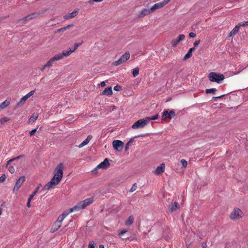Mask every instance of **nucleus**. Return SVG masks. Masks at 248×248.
<instances>
[{"label": "nucleus", "instance_id": "1", "mask_svg": "<svg viewBox=\"0 0 248 248\" xmlns=\"http://www.w3.org/2000/svg\"><path fill=\"white\" fill-rule=\"evenodd\" d=\"M209 80L212 82L220 83L225 78V76L220 73L212 72L208 75Z\"/></svg>", "mask_w": 248, "mask_h": 248}, {"label": "nucleus", "instance_id": "2", "mask_svg": "<svg viewBox=\"0 0 248 248\" xmlns=\"http://www.w3.org/2000/svg\"><path fill=\"white\" fill-rule=\"evenodd\" d=\"M93 201V198H87L83 201L79 202L75 206H76L77 211H78L80 209H84L87 206L92 204Z\"/></svg>", "mask_w": 248, "mask_h": 248}, {"label": "nucleus", "instance_id": "3", "mask_svg": "<svg viewBox=\"0 0 248 248\" xmlns=\"http://www.w3.org/2000/svg\"><path fill=\"white\" fill-rule=\"evenodd\" d=\"M44 13V11H40L38 12L33 13L31 14H30V15L27 16H26L23 17V18L18 20L17 21V23H19V24H22V23H24L26 21L30 20L39 17V16L40 15L43 14Z\"/></svg>", "mask_w": 248, "mask_h": 248}, {"label": "nucleus", "instance_id": "4", "mask_svg": "<svg viewBox=\"0 0 248 248\" xmlns=\"http://www.w3.org/2000/svg\"><path fill=\"white\" fill-rule=\"evenodd\" d=\"M148 124V121L146 118L140 119L135 122L132 125L133 129H138L140 128H143L145 125Z\"/></svg>", "mask_w": 248, "mask_h": 248}, {"label": "nucleus", "instance_id": "5", "mask_svg": "<svg viewBox=\"0 0 248 248\" xmlns=\"http://www.w3.org/2000/svg\"><path fill=\"white\" fill-rule=\"evenodd\" d=\"M63 163H59L55 169L56 172L53 177H56L57 178L61 180L63 177Z\"/></svg>", "mask_w": 248, "mask_h": 248}, {"label": "nucleus", "instance_id": "6", "mask_svg": "<svg viewBox=\"0 0 248 248\" xmlns=\"http://www.w3.org/2000/svg\"><path fill=\"white\" fill-rule=\"evenodd\" d=\"M61 180L57 178L56 177H53L50 181L47 183L43 187V189H50L53 186L58 185Z\"/></svg>", "mask_w": 248, "mask_h": 248}, {"label": "nucleus", "instance_id": "7", "mask_svg": "<svg viewBox=\"0 0 248 248\" xmlns=\"http://www.w3.org/2000/svg\"><path fill=\"white\" fill-rule=\"evenodd\" d=\"M176 115L175 111L173 110H171L169 112L167 109H164L163 112L162 113V119L165 120L167 119H171L172 118L174 117Z\"/></svg>", "mask_w": 248, "mask_h": 248}, {"label": "nucleus", "instance_id": "8", "mask_svg": "<svg viewBox=\"0 0 248 248\" xmlns=\"http://www.w3.org/2000/svg\"><path fill=\"white\" fill-rule=\"evenodd\" d=\"M243 214V213L240 209L235 208L231 214L230 217L232 219H236L242 217Z\"/></svg>", "mask_w": 248, "mask_h": 248}, {"label": "nucleus", "instance_id": "9", "mask_svg": "<svg viewBox=\"0 0 248 248\" xmlns=\"http://www.w3.org/2000/svg\"><path fill=\"white\" fill-rule=\"evenodd\" d=\"M124 142L120 140H114L112 142V146L115 150L121 152L124 147Z\"/></svg>", "mask_w": 248, "mask_h": 248}, {"label": "nucleus", "instance_id": "10", "mask_svg": "<svg viewBox=\"0 0 248 248\" xmlns=\"http://www.w3.org/2000/svg\"><path fill=\"white\" fill-rule=\"evenodd\" d=\"M26 177L22 176L16 181L15 186L13 188L14 192H17L18 191L19 188L22 185L25 181Z\"/></svg>", "mask_w": 248, "mask_h": 248}, {"label": "nucleus", "instance_id": "11", "mask_svg": "<svg viewBox=\"0 0 248 248\" xmlns=\"http://www.w3.org/2000/svg\"><path fill=\"white\" fill-rule=\"evenodd\" d=\"M35 92L34 90L31 91L29 93H28L26 95L24 96L21 98L19 102H18L16 104V107L22 106L25 103L26 101L30 98L31 96H32Z\"/></svg>", "mask_w": 248, "mask_h": 248}, {"label": "nucleus", "instance_id": "12", "mask_svg": "<svg viewBox=\"0 0 248 248\" xmlns=\"http://www.w3.org/2000/svg\"><path fill=\"white\" fill-rule=\"evenodd\" d=\"M170 1V0H164L160 2L156 3L151 7V11L154 12L155 10L160 9L165 6Z\"/></svg>", "mask_w": 248, "mask_h": 248}, {"label": "nucleus", "instance_id": "13", "mask_svg": "<svg viewBox=\"0 0 248 248\" xmlns=\"http://www.w3.org/2000/svg\"><path fill=\"white\" fill-rule=\"evenodd\" d=\"M59 57H57L55 55L53 57L51 58L41 68L42 71H44L46 67H50L52 65V63L54 61L59 60Z\"/></svg>", "mask_w": 248, "mask_h": 248}, {"label": "nucleus", "instance_id": "14", "mask_svg": "<svg viewBox=\"0 0 248 248\" xmlns=\"http://www.w3.org/2000/svg\"><path fill=\"white\" fill-rule=\"evenodd\" d=\"M179 208V204L177 202H174L169 205L168 211L169 213H171L178 209Z\"/></svg>", "mask_w": 248, "mask_h": 248}, {"label": "nucleus", "instance_id": "15", "mask_svg": "<svg viewBox=\"0 0 248 248\" xmlns=\"http://www.w3.org/2000/svg\"><path fill=\"white\" fill-rule=\"evenodd\" d=\"M185 38V35L180 34L177 38H174L171 41V45L173 47L176 46L180 42L183 41Z\"/></svg>", "mask_w": 248, "mask_h": 248}, {"label": "nucleus", "instance_id": "16", "mask_svg": "<svg viewBox=\"0 0 248 248\" xmlns=\"http://www.w3.org/2000/svg\"><path fill=\"white\" fill-rule=\"evenodd\" d=\"M110 166L109 159L107 158H105L104 161L101 162L95 168V169H107Z\"/></svg>", "mask_w": 248, "mask_h": 248}, {"label": "nucleus", "instance_id": "17", "mask_svg": "<svg viewBox=\"0 0 248 248\" xmlns=\"http://www.w3.org/2000/svg\"><path fill=\"white\" fill-rule=\"evenodd\" d=\"M119 236L124 240H130V232L126 230H123L119 233Z\"/></svg>", "mask_w": 248, "mask_h": 248}, {"label": "nucleus", "instance_id": "18", "mask_svg": "<svg viewBox=\"0 0 248 248\" xmlns=\"http://www.w3.org/2000/svg\"><path fill=\"white\" fill-rule=\"evenodd\" d=\"M62 226V222H60L59 220H57L54 222V223L53 224L51 230L50 232H56L57 230H58L60 227Z\"/></svg>", "mask_w": 248, "mask_h": 248}, {"label": "nucleus", "instance_id": "19", "mask_svg": "<svg viewBox=\"0 0 248 248\" xmlns=\"http://www.w3.org/2000/svg\"><path fill=\"white\" fill-rule=\"evenodd\" d=\"M78 9L74 10L72 13H68L63 16L65 20L75 17L78 13Z\"/></svg>", "mask_w": 248, "mask_h": 248}, {"label": "nucleus", "instance_id": "20", "mask_svg": "<svg viewBox=\"0 0 248 248\" xmlns=\"http://www.w3.org/2000/svg\"><path fill=\"white\" fill-rule=\"evenodd\" d=\"M153 12V11H151V8L150 9L144 8L139 14L138 17H142L149 15L150 13Z\"/></svg>", "mask_w": 248, "mask_h": 248}, {"label": "nucleus", "instance_id": "21", "mask_svg": "<svg viewBox=\"0 0 248 248\" xmlns=\"http://www.w3.org/2000/svg\"><path fill=\"white\" fill-rule=\"evenodd\" d=\"M165 166L164 163H162L159 166H158L155 170L154 173L159 175L162 173L164 171Z\"/></svg>", "mask_w": 248, "mask_h": 248}, {"label": "nucleus", "instance_id": "22", "mask_svg": "<svg viewBox=\"0 0 248 248\" xmlns=\"http://www.w3.org/2000/svg\"><path fill=\"white\" fill-rule=\"evenodd\" d=\"M101 95H106L109 96L112 94V90L111 87H108L101 93Z\"/></svg>", "mask_w": 248, "mask_h": 248}, {"label": "nucleus", "instance_id": "23", "mask_svg": "<svg viewBox=\"0 0 248 248\" xmlns=\"http://www.w3.org/2000/svg\"><path fill=\"white\" fill-rule=\"evenodd\" d=\"M92 136L91 135H89L87 136V138L84 140L81 143H80L79 145H78V147L79 148H82L83 147V146L86 145L87 144H88V143L89 142V141L91 140L92 139Z\"/></svg>", "mask_w": 248, "mask_h": 248}, {"label": "nucleus", "instance_id": "24", "mask_svg": "<svg viewBox=\"0 0 248 248\" xmlns=\"http://www.w3.org/2000/svg\"><path fill=\"white\" fill-rule=\"evenodd\" d=\"M72 51L71 50V49L70 48V50H68V51H63L62 52V54H57L56 55L57 57H59V60H60V59H62L64 56H68L69 55H70L72 53Z\"/></svg>", "mask_w": 248, "mask_h": 248}, {"label": "nucleus", "instance_id": "25", "mask_svg": "<svg viewBox=\"0 0 248 248\" xmlns=\"http://www.w3.org/2000/svg\"><path fill=\"white\" fill-rule=\"evenodd\" d=\"M196 49L195 48H194V47H193L192 48H190L188 52H187V53L185 55L184 58H183V60L184 61H186V60H187L188 59L190 58L192 55V52L195 51Z\"/></svg>", "mask_w": 248, "mask_h": 248}, {"label": "nucleus", "instance_id": "26", "mask_svg": "<svg viewBox=\"0 0 248 248\" xmlns=\"http://www.w3.org/2000/svg\"><path fill=\"white\" fill-rule=\"evenodd\" d=\"M240 29V26L238 24L235 26V27L231 31L228 37H231L234 35H235L239 31Z\"/></svg>", "mask_w": 248, "mask_h": 248}, {"label": "nucleus", "instance_id": "27", "mask_svg": "<svg viewBox=\"0 0 248 248\" xmlns=\"http://www.w3.org/2000/svg\"><path fill=\"white\" fill-rule=\"evenodd\" d=\"M130 58V53L129 52H126L124 55H123L120 59H121L123 62H124Z\"/></svg>", "mask_w": 248, "mask_h": 248}, {"label": "nucleus", "instance_id": "28", "mask_svg": "<svg viewBox=\"0 0 248 248\" xmlns=\"http://www.w3.org/2000/svg\"><path fill=\"white\" fill-rule=\"evenodd\" d=\"M38 117V114L37 113H33L28 120L29 123H34L37 120Z\"/></svg>", "mask_w": 248, "mask_h": 248}, {"label": "nucleus", "instance_id": "29", "mask_svg": "<svg viewBox=\"0 0 248 248\" xmlns=\"http://www.w3.org/2000/svg\"><path fill=\"white\" fill-rule=\"evenodd\" d=\"M74 26V24H69L67 26H65V27H62V28H61L59 29H58L56 32H63L64 31H66V30L70 28L71 27H72Z\"/></svg>", "mask_w": 248, "mask_h": 248}, {"label": "nucleus", "instance_id": "30", "mask_svg": "<svg viewBox=\"0 0 248 248\" xmlns=\"http://www.w3.org/2000/svg\"><path fill=\"white\" fill-rule=\"evenodd\" d=\"M76 210H77V208H76V206H74L73 207H72V208L68 209V210H65L63 212V214L65 216V217H66L69 213L74 211H76Z\"/></svg>", "mask_w": 248, "mask_h": 248}, {"label": "nucleus", "instance_id": "31", "mask_svg": "<svg viewBox=\"0 0 248 248\" xmlns=\"http://www.w3.org/2000/svg\"><path fill=\"white\" fill-rule=\"evenodd\" d=\"M134 221V217L132 216L128 217V219L125 221V224L127 226L131 225L133 224Z\"/></svg>", "mask_w": 248, "mask_h": 248}, {"label": "nucleus", "instance_id": "32", "mask_svg": "<svg viewBox=\"0 0 248 248\" xmlns=\"http://www.w3.org/2000/svg\"><path fill=\"white\" fill-rule=\"evenodd\" d=\"M10 104V102L7 100L0 104V109H3L6 108Z\"/></svg>", "mask_w": 248, "mask_h": 248}, {"label": "nucleus", "instance_id": "33", "mask_svg": "<svg viewBox=\"0 0 248 248\" xmlns=\"http://www.w3.org/2000/svg\"><path fill=\"white\" fill-rule=\"evenodd\" d=\"M158 114H156V115L152 116V117H146L147 120L148 121V123L151 121V120H157L158 118Z\"/></svg>", "mask_w": 248, "mask_h": 248}, {"label": "nucleus", "instance_id": "34", "mask_svg": "<svg viewBox=\"0 0 248 248\" xmlns=\"http://www.w3.org/2000/svg\"><path fill=\"white\" fill-rule=\"evenodd\" d=\"M139 73V68L138 67H136L133 69L132 72V75L134 77H136Z\"/></svg>", "mask_w": 248, "mask_h": 248}, {"label": "nucleus", "instance_id": "35", "mask_svg": "<svg viewBox=\"0 0 248 248\" xmlns=\"http://www.w3.org/2000/svg\"><path fill=\"white\" fill-rule=\"evenodd\" d=\"M217 91L216 89L215 88H211L205 90V93L207 94L212 93L215 94L216 92Z\"/></svg>", "mask_w": 248, "mask_h": 248}, {"label": "nucleus", "instance_id": "36", "mask_svg": "<svg viewBox=\"0 0 248 248\" xmlns=\"http://www.w3.org/2000/svg\"><path fill=\"white\" fill-rule=\"evenodd\" d=\"M41 185L40 184L39 186H38L37 187H36L35 190L34 192H33V193L30 195V197L29 198H31V199H32L33 197L35 195V194L38 192L39 188H40V186H41Z\"/></svg>", "mask_w": 248, "mask_h": 248}, {"label": "nucleus", "instance_id": "37", "mask_svg": "<svg viewBox=\"0 0 248 248\" xmlns=\"http://www.w3.org/2000/svg\"><path fill=\"white\" fill-rule=\"evenodd\" d=\"M83 43V41H81V42L80 43H76L74 44V47L72 49H71V50L72 51V52H74L78 48V46H81Z\"/></svg>", "mask_w": 248, "mask_h": 248}, {"label": "nucleus", "instance_id": "38", "mask_svg": "<svg viewBox=\"0 0 248 248\" xmlns=\"http://www.w3.org/2000/svg\"><path fill=\"white\" fill-rule=\"evenodd\" d=\"M9 120H10V119L7 117H3L0 119V123L1 124H3L5 123L8 122Z\"/></svg>", "mask_w": 248, "mask_h": 248}, {"label": "nucleus", "instance_id": "39", "mask_svg": "<svg viewBox=\"0 0 248 248\" xmlns=\"http://www.w3.org/2000/svg\"><path fill=\"white\" fill-rule=\"evenodd\" d=\"M239 26L240 27H246L248 26V21L241 22L238 23Z\"/></svg>", "mask_w": 248, "mask_h": 248}, {"label": "nucleus", "instance_id": "40", "mask_svg": "<svg viewBox=\"0 0 248 248\" xmlns=\"http://www.w3.org/2000/svg\"><path fill=\"white\" fill-rule=\"evenodd\" d=\"M123 62H122V61H121V59H119V60H118L117 61H115L114 62H113V65H115V66H118V65H119L121 64H122Z\"/></svg>", "mask_w": 248, "mask_h": 248}, {"label": "nucleus", "instance_id": "41", "mask_svg": "<svg viewBox=\"0 0 248 248\" xmlns=\"http://www.w3.org/2000/svg\"><path fill=\"white\" fill-rule=\"evenodd\" d=\"M180 162H181V163L182 164V166L184 168L186 167V166H187V161L186 160H185V159H181Z\"/></svg>", "mask_w": 248, "mask_h": 248}, {"label": "nucleus", "instance_id": "42", "mask_svg": "<svg viewBox=\"0 0 248 248\" xmlns=\"http://www.w3.org/2000/svg\"><path fill=\"white\" fill-rule=\"evenodd\" d=\"M144 136H145V135H143V134L139 135L137 136H135L133 138L130 139V140L128 141V142L130 144L131 143L133 142L134 141V139L135 138L140 137H144Z\"/></svg>", "mask_w": 248, "mask_h": 248}, {"label": "nucleus", "instance_id": "43", "mask_svg": "<svg viewBox=\"0 0 248 248\" xmlns=\"http://www.w3.org/2000/svg\"><path fill=\"white\" fill-rule=\"evenodd\" d=\"M65 217V216L63 214H62L58 217L57 220H59L60 222H62V221H63Z\"/></svg>", "mask_w": 248, "mask_h": 248}, {"label": "nucleus", "instance_id": "44", "mask_svg": "<svg viewBox=\"0 0 248 248\" xmlns=\"http://www.w3.org/2000/svg\"><path fill=\"white\" fill-rule=\"evenodd\" d=\"M114 90L116 91H122L123 89L121 86L117 85L116 86H114Z\"/></svg>", "mask_w": 248, "mask_h": 248}, {"label": "nucleus", "instance_id": "45", "mask_svg": "<svg viewBox=\"0 0 248 248\" xmlns=\"http://www.w3.org/2000/svg\"><path fill=\"white\" fill-rule=\"evenodd\" d=\"M137 185H136V183H135L133 185L132 187L131 188V189H130V192H133L135 190H136L137 189Z\"/></svg>", "mask_w": 248, "mask_h": 248}, {"label": "nucleus", "instance_id": "46", "mask_svg": "<svg viewBox=\"0 0 248 248\" xmlns=\"http://www.w3.org/2000/svg\"><path fill=\"white\" fill-rule=\"evenodd\" d=\"M37 129H38V127H37L36 128H34V129L31 130L29 133L30 136H33L35 134V133L37 131Z\"/></svg>", "mask_w": 248, "mask_h": 248}, {"label": "nucleus", "instance_id": "47", "mask_svg": "<svg viewBox=\"0 0 248 248\" xmlns=\"http://www.w3.org/2000/svg\"><path fill=\"white\" fill-rule=\"evenodd\" d=\"M8 170L10 173H14L15 172V170L13 166H10L8 168Z\"/></svg>", "mask_w": 248, "mask_h": 248}, {"label": "nucleus", "instance_id": "48", "mask_svg": "<svg viewBox=\"0 0 248 248\" xmlns=\"http://www.w3.org/2000/svg\"><path fill=\"white\" fill-rule=\"evenodd\" d=\"M6 179V176L4 174H3L0 177V183L3 182Z\"/></svg>", "mask_w": 248, "mask_h": 248}, {"label": "nucleus", "instance_id": "49", "mask_svg": "<svg viewBox=\"0 0 248 248\" xmlns=\"http://www.w3.org/2000/svg\"><path fill=\"white\" fill-rule=\"evenodd\" d=\"M225 95H226V94H223V95H221L219 96H214V97H213L212 98H213V100H217L218 99L221 98L222 97H223V96H224Z\"/></svg>", "mask_w": 248, "mask_h": 248}, {"label": "nucleus", "instance_id": "50", "mask_svg": "<svg viewBox=\"0 0 248 248\" xmlns=\"http://www.w3.org/2000/svg\"><path fill=\"white\" fill-rule=\"evenodd\" d=\"M200 42H201L200 40H198L196 41L194 43V44H193L194 45V46L193 47H194V48H195L196 46H197L199 45Z\"/></svg>", "mask_w": 248, "mask_h": 248}, {"label": "nucleus", "instance_id": "51", "mask_svg": "<svg viewBox=\"0 0 248 248\" xmlns=\"http://www.w3.org/2000/svg\"><path fill=\"white\" fill-rule=\"evenodd\" d=\"M31 198H29L28 199V202L27 203V206L28 207H30L31 206V201L32 199H31Z\"/></svg>", "mask_w": 248, "mask_h": 248}, {"label": "nucleus", "instance_id": "52", "mask_svg": "<svg viewBox=\"0 0 248 248\" xmlns=\"http://www.w3.org/2000/svg\"><path fill=\"white\" fill-rule=\"evenodd\" d=\"M196 34L194 32H191L189 33V36L190 38H194L196 37Z\"/></svg>", "mask_w": 248, "mask_h": 248}, {"label": "nucleus", "instance_id": "53", "mask_svg": "<svg viewBox=\"0 0 248 248\" xmlns=\"http://www.w3.org/2000/svg\"><path fill=\"white\" fill-rule=\"evenodd\" d=\"M23 156H24V155H18V156H16V157H15V158H13V159H14V161H15V160L19 159V158H21V157H22Z\"/></svg>", "mask_w": 248, "mask_h": 248}, {"label": "nucleus", "instance_id": "54", "mask_svg": "<svg viewBox=\"0 0 248 248\" xmlns=\"http://www.w3.org/2000/svg\"><path fill=\"white\" fill-rule=\"evenodd\" d=\"M130 145V143H129L128 142L126 143L125 146V151H127L129 149Z\"/></svg>", "mask_w": 248, "mask_h": 248}, {"label": "nucleus", "instance_id": "55", "mask_svg": "<svg viewBox=\"0 0 248 248\" xmlns=\"http://www.w3.org/2000/svg\"><path fill=\"white\" fill-rule=\"evenodd\" d=\"M202 248H207V244L206 242H202Z\"/></svg>", "mask_w": 248, "mask_h": 248}, {"label": "nucleus", "instance_id": "56", "mask_svg": "<svg viewBox=\"0 0 248 248\" xmlns=\"http://www.w3.org/2000/svg\"><path fill=\"white\" fill-rule=\"evenodd\" d=\"M88 248H95L94 245L93 244L89 243Z\"/></svg>", "mask_w": 248, "mask_h": 248}, {"label": "nucleus", "instance_id": "57", "mask_svg": "<svg viewBox=\"0 0 248 248\" xmlns=\"http://www.w3.org/2000/svg\"><path fill=\"white\" fill-rule=\"evenodd\" d=\"M14 161V159H11L10 160H9L7 163H6V166L7 167L8 165H9L12 162H13Z\"/></svg>", "mask_w": 248, "mask_h": 248}, {"label": "nucleus", "instance_id": "58", "mask_svg": "<svg viewBox=\"0 0 248 248\" xmlns=\"http://www.w3.org/2000/svg\"><path fill=\"white\" fill-rule=\"evenodd\" d=\"M100 86L101 87H104L106 86V82L105 81H102L100 83Z\"/></svg>", "mask_w": 248, "mask_h": 248}, {"label": "nucleus", "instance_id": "59", "mask_svg": "<svg viewBox=\"0 0 248 248\" xmlns=\"http://www.w3.org/2000/svg\"><path fill=\"white\" fill-rule=\"evenodd\" d=\"M109 108L111 110H114L116 108V107L115 106H109Z\"/></svg>", "mask_w": 248, "mask_h": 248}, {"label": "nucleus", "instance_id": "60", "mask_svg": "<svg viewBox=\"0 0 248 248\" xmlns=\"http://www.w3.org/2000/svg\"><path fill=\"white\" fill-rule=\"evenodd\" d=\"M93 2H95V0H89L88 1V3H89V4H91V3H92Z\"/></svg>", "mask_w": 248, "mask_h": 248}, {"label": "nucleus", "instance_id": "61", "mask_svg": "<svg viewBox=\"0 0 248 248\" xmlns=\"http://www.w3.org/2000/svg\"><path fill=\"white\" fill-rule=\"evenodd\" d=\"M99 248H105L104 246L102 244L99 245Z\"/></svg>", "mask_w": 248, "mask_h": 248}, {"label": "nucleus", "instance_id": "62", "mask_svg": "<svg viewBox=\"0 0 248 248\" xmlns=\"http://www.w3.org/2000/svg\"><path fill=\"white\" fill-rule=\"evenodd\" d=\"M5 18L3 17H0V22L2 21Z\"/></svg>", "mask_w": 248, "mask_h": 248}, {"label": "nucleus", "instance_id": "63", "mask_svg": "<svg viewBox=\"0 0 248 248\" xmlns=\"http://www.w3.org/2000/svg\"><path fill=\"white\" fill-rule=\"evenodd\" d=\"M171 97H169L167 99V100H166V102H168V101H170V100H171Z\"/></svg>", "mask_w": 248, "mask_h": 248}, {"label": "nucleus", "instance_id": "64", "mask_svg": "<svg viewBox=\"0 0 248 248\" xmlns=\"http://www.w3.org/2000/svg\"><path fill=\"white\" fill-rule=\"evenodd\" d=\"M2 214V210L0 209V216Z\"/></svg>", "mask_w": 248, "mask_h": 248}]
</instances>
